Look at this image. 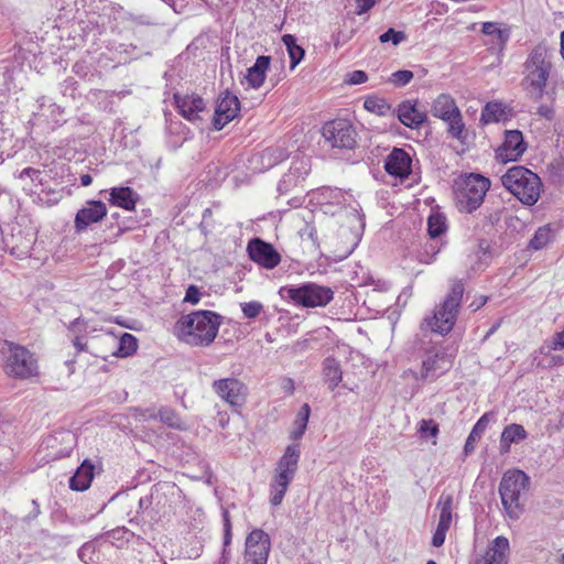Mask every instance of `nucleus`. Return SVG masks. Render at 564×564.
I'll return each mask as SVG.
<instances>
[{"label": "nucleus", "mask_w": 564, "mask_h": 564, "mask_svg": "<svg viewBox=\"0 0 564 564\" xmlns=\"http://www.w3.org/2000/svg\"><path fill=\"white\" fill-rule=\"evenodd\" d=\"M552 50L543 42L534 45L522 64L521 87L527 97L535 102L543 99L553 70ZM555 93L549 94L554 100Z\"/></svg>", "instance_id": "1"}, {"label": "nucleus", "mask_w": 564, "mask_h": 564, "mask_svg": "<svg viewBox=\"0 0 564 564\" xmlns=\"http://www.w3.org/2000/svg\"><path fill=\"white\" fill-rule=\"evenodd\" d=\"M220 316L212 311H197L176 323L180 338L192 346H209L218 334Z\"/></svg>", "instance_id": "2"}, {"label": "nucleus", "mask_w": 564, "mask_h": 564, "mask_svg": "<svg viewBox=\"0 0 564 564\" xmlns=\"http://www.w3.org/2000/svg\"><path fill=\"white\" fill-rule=\"evenodd\" d=\"M503 187L525 206H533L540 198L543 184L531 170L516 165L500 178Z\"/></svg>", "instance_id": "3"}, {"label": "nucleus", "mask_w": 564, "mask_h": 564, "mask_svg": "<svg viewBox=\"0 0 564 564\" xmlns=\"http://www.w3.org/2000/svg\"><path fill=\"white\" fill-rule=\"evenodd\" d=\"M464 290L460 280L454 281L443 303L435 308L432 316L423 319L421 329L442 336L448 334L455 325Z\"/></svg>", "instance_id": "4"}, {"label": "nucleus", "mask_w": 564, "mask_h": 564, "mask_svg": "<svg viewBox=\"0 0 564 564\" xmlns=\"http://www.w3.org/2000/svg\"><path fill=\"white\" fill-rule=\"evenodd\" d=\"M529 476L519 469L507 470L499 484V494L506 514L511 520H518L524 510L522 496L528 490Z\"/></svg>", "instance_id": "5"}, {"label": "nucleus", "mask_w": 564, "mask_h": 564, "mask_svg": "<svg viewBox=\"0 0 564 564\" xmlns=\"http://www.w3.org/2000/svg\"><path fill=\"white\" fill-rule=\"evenodd\" d=\"M490 188L489 178L470 173L457 183L456 204L460 212L473 213L480 207Z\"/></svg>", "instance_id": "6"}, {"label": "nucleus", "mask_w": 564, "mask_h": 564, "mask_svg": "<svg viewBox=\"0 0 564 564\" xmlns=\"http://www.w3.org/2000/svg\"><path fill=\"white\" fill-rule=\"evenodd\" d=\"M1 352L6 358V372L15 378L26 379L37 373L33 355L23 346L6 340Z\"/></svg>", "instance_id": "7"}, {"label": "nucleus", "mask_w": 564, "mask_h": 564, "mask_svg": "<svg viewBox=\"0 0 564 564\" xmlns=\"http://www.w3.org/2000/svg\"><path fill=\"white\" fill-rule=\"evenodd\" d=\"M281 292L295 304L303 307H323L334 299V291L330 288L313 282L299 286H284L281 289Z\"/></svg>", "instance_id": "8"}, {"label": "nucleus", "mask_w": 564, "mask_h": 564, "mask_svg": "<svg viewBox=\"0 0 564 564\" xmlns=\"http://www.w3.org/2000/svg\"><path fill=\"white\" fill-rule=\"evenodd\" d=\"M431 113L448 123V133L453 138L463 139L465 124L454 98L446 94L440 95L432 104Z\"/></svg>", "instance_id": "9"}, {"label": "nucleus", "mask_w": 564, "mask_h": 564, "mask_svg": "<svg viewBox=\"0 0 564 564\" xmlns=\"http://www.w3.org/2000/svg\"><path fill=\"white\" fill-rule=\"evenodd\" d=\"M322 134L325 142L334 149L351 150L357 144V132L345 119H336L323 126Z\"/></svg>", "instance_id": "10"}, {"label": "nucleus", "mask_w": 564, "mask_h": 564, "mask_svg": "<svg viewBox=\"0 0 564 564\" xmlns=\"http://www.w3.org/2000/svg\"><path fill=\"white\" fill-rule=\"evenodd\" d=\"M453 366V356L442 346L429 348L422 360L420 379L423 381H435L446 373Z\"/></svg>", "instance_id": "11"}, {"label": "nucleus", "mask_w": 564, "mask_h": 564, "mask_svg": "<svg viewBox=\"0 0 564 564\" xmlns=\"http://www.w3.org/2000/svg\"><path fill=\"white\" fill-rule=\"evenodd\" d=\"M213 391L231 408H241L248 395L247 386L236 377L217 379L212 383Z\"/></svg>", "instance_id": "12"}, {"label": "nucleus", "mask_w": 564, "mask_h": 564, "mask_svg": "<svg viewBox=\"0 0 564 564\" xmlns=\"http://www.w3.org/2000/svg\"><path fill=\"white\" fill-rule=\"evenodd\" d=\"M271 541L263 530L254 529L246 538L243 564H267Z\"/></svg>", "instance_id": "13"}, {"label": "nucleus", "mask_w": 564, "mask_h": 564, "mask_svg": "<svg viewBox=\"0 0 564 564\" xmlns=\"http://www.w3.org/2000/svg\"><path fill=\"white\" fill-rule=\"evenodd\" d=\"M350 216L352 217L355 225L352 227L341 226L338 230V237L341 238L343 241L334 246V253L339 258H346L355 250L360 240L361 230L364 228L361 216L356 209L350 212Z\"/></svg>", "instance_id": "14"}, {"label": "nucleus", "mask_w": 564, "mask_h": 564, "mask_svg": "<svg viewBox=\"0 0 564 564\" xmlns=\"http://www.w3.org/2000/svg\"><path fill=\"white\" fill-rule=\"evenodd\" d=\"M249 258L260 267L271 270L281 262V256L278 250L269 242L253 238L247 245Z\"/></svg>", "instance_id": "15"}, {"label": "nucleus", "mask_w": 564, "mask_h": 564, "mask_svg": "<svg viewBox=\"0 0 564 564\" xmlns=\"http://www.w3.org/2000/svg\"><path fill=\"white\" fill-rule=\"evenodd\" d=\"M527 150V143L519 130H507L503 143L496 150V158L500 162L518 161Z\"/></svg>", "instance_id": "16"}, {"label": "nucleus", "mask_w": 564, "mask_h": 564, "mask_svg": "<svg viewBox=\"0 0 564 564\" xmlns=\"http://www.w3.org/2000/svg\"><path fill=\"white\" fill-rule=\"evenodd\" d=\"M240 110V102L237 96L225 91L217 101L213 126L215 130H221L228 122L234 120Z\"/></svg>", "instance_id": "17"}, {"label": "nucleus", "mask_w": 564, "mask_h": 564, "mask_svg": "<svg viewBox=\"0 0 564 564\" xmlns=\"http://www.w3.org/2000/svg\"><path fill=\"white\" fill-rule=\"evenodd\" d=\"M384 170L389 175L404 180L412 171V158L405 150L394 148L386 158Z\"/></svg>", "instance_id": "18"}, {"label": "nucleus", "mask_w": 564, "mask_h": 564, "mask_svg": "<svg viewBox=\"0 0 564 564\" xmlns=\"http://www.w3.org/2000/svg\"><path fill=\"white\" fill-rule=\"evenodd\" d=\"M107 215V207L100 200H89L79 209L75 217V228L83 231L91 224L100 221Z\"/></svg>", "instance_id": "19"}, {"label": "nucleus", "mask_w": 564, "mask_h": 564, "mask_svg": "<svg viewBox=\"0 0 564 564\" xmlns=\"http://www.w3.org/2000/svg\"><path fill=\"white\" fill-rule=\"evenodd\" d=\"M174 101L178 112L189 121L200 119V112L206 108L205 101L197 95L174 94Z\"/></svg>", "instance_id": "20"}, {"label": "nucleus", "mask_w": 564, "mask_h": 564, "mask_svg": "<svg viewBox=\"0 0 564 564\" xmlns=\"http://www.w3.org/2000/svg\"><path fill=\"white\" fill-rule=\"evenodd\" d=\"M509 541L505 536H497L488 546L485 555L476 560L475 564H507Z\"/></svg>", "instance_id": "21"}, {"label": "nucleus", "mask_w": 564, "mask_h": 564, "mask_svg": "<svg viewBox=\"0 0 564 564\" xmlns=\"http://www.w3.org/2000/svg\"><path fill=\"white\" fill-rule=\"evenodd\" d=\"M398 119L405 127L416 129L426 121L427 117L424 111L416 108L415 104L410 100H405L398 107Z\"/></svg>", "instance_id": "22"}, {"label": "nucleus", "mask_w": 564, "mask_h": 564, "mask_svg": "<svg viewBox=\"0 0 564 564\" xmlns=\"http://www.w3.org/2000/svg\"><path fill=\"white\" fill-rule=\"evenodd\" d=\"M300 445L291 444L278 462L276 473L294 478L300 460Z\"/></svg>", "instance_id": "23"}, {"label": "nucleus", "mask_w": 564, "mask_h": 564, "mask_svg": "<svg viewBox=\"0 0 564 564\" xmlns=\"http://www.w3.org/2000/svg\"><path fill=\"white\" fill-rule=\"evenodd\" d=\"M270 62V56L261 55L258 56L256 63L247 69L245 78L251 88L258 89L263 85Z\"/></svg>", "instance_id": "24"}, {"label": "nucleus", "mask_w": 564, "mask_h": 564, "mask_svg": "<svg viewBox=\"0 0 564 564\" xmlns=\"http://www.w3.org/2000/svg\"><path fill=\"white\" fill-rule=\"evenodd\" d=\"M138 199L139 195L134 193L130 187L121 186L112 187L110 189L109 202L112 205L121 207L126 210H133L135 208Z\"/></svg>", "instance_id": "25"}, {"label": "nucleus", "mask_w": 564, "mask_h": 564, "mask_svg": "<svg viewBox=\"0 0 564 564\" xmlns=\"http://www.w3.org/2000/svg\"><path fill=\"white\" fill-rule=\"evenodd\" d=\"M93 478L94 466L88 460H84L76 473L70 477L69 487L76 491H84L89 488Z\"/></svg>", "instance_id": "26"}, {"label": "nucleus", "mask_w": 564, "mask_h": 564, "mask_svg": "<svg viewBox=\"0 0 564 564\" xmlns=\"http://www.w3.org/2000/svg\"><path fill=\"white\" fill-rule=\"evenodd\" d=\"M323 378L330 391H334L343 379L340 364L333 357H327L323 361Z\"/></svg>", "instance_id": "27"}, {"label": "nucleus", "mask_w": 564, "mask_h": 564, "mask_svg": "<svg viewBox=\"0 0 564 564\" xmlns=\"http://www.w3.org/2000/svg\"><path fill=\"white\" fill-rule=\"evenodd\" d=\"M528 436L527 431L520 424L507 425L500 436V451L508 453L512 443H519Z\"/></svg>", "instance_id": "28"}, {"label": "nucleus", "mask_w": 564, "mask_h": 564, "mask_svg": "<svg viewBox=\"0 0 564 564\" xmlns=\"http://www.w3.org/2000/svg\"><path fill=\"white\" fill-rule=\"evenodd\" d=\"M494 420L492 413H485L474 425L473 430L470 431L465 446L464 451L465 454L468 455L474 452L476 443L481 438L484 432L486 431L488 424Z\"/></svg>", "instance_id": "29"}, {"label": "nucleus", "mask_w": 564, "mask_h": 564, "mask_svg": "<svg viewBox=\"0 0 564 564\" xmlns=\"http://www.w3.org/2000/svg\"><path fill=\"white\" fill-rule=\"evenodd\" d=\"M106 339L111 344L117 345L116 350L112 352V355L117 357L131 356L138 348L137 338L129 333H124L118 341H116V339L110 336H107Z\"/></svg>", "instance_id": "30"}, {"label": "nucleus", "mask_w": 564, "mask_h": 564, "mask_svg": "<svg viewBox=\"0 0 564 564\" xmlns=\"http://www.w3.org/2000/svg\"><path fill=\"white\" fill-rule=\"evenodd\" d=\"M293 480V478L283 475V474H275L272 484H271V498L270 502L272 506L276 507L280 506L285 492L289 488L290 482Z\"/></svg>", "instance_id": "31"}, {"label": "nucleus", "mask_w": 564, "mask_h": 564, "mask_svg": "<svg viewBox=\"0 0 564 564\" xmlns=\"http://www.w3.org/2000/svg\"><path fill=\"white\" fill-rule=\"evenodd\" d=\"M10 246L11 253L18 258H24L29 254L33 239L30 235H23L21 230L17 235H12L11 241L7 242Z\"/></svg>", "instance_id": "32"}, {"label": "nucleus", "mask_w": 564, "mask_h": 564, "mask_svg": "<svg viewBox=\"0 0 564 564\" xmlns=\"http://www.w3.org/2000/svg\"><path fill=\"white\" fill-rule=\"evenodd\" d=\"M508 118L507 107L502 102L490 101L481 111V121L485 123L499 122Z\"/></svg>", "instance_id": "33"}, {"label": "nucleus", "mask_w": 564, "mask_h": 564, "mask_svg": "<svg viewBox=\"0 0 564 564\" xmlns=\"http://www.w3.org/2000/svg\"><path fill=\"white\" fill-rule=\"evenodd\" d=\"M437 508H440L438 523L451 527L453 520L454 496L452 492H442Z\"/></svg>", "instance_id": "34"}, {"label": "nucleus", "mask_w": 564, "mask_h": 564, "mask_svg": "<svg viewBox=\"0 0 564 564\" xmlns=\"http://www.w3.org/2000/svg\"><path fill=\"white\" fill-rule=\"evenodd\" d=\"M310 414H311V408L307 403H304L296 414V417L294 421V427L290 433L291 440L296 441V440H300L304 435L305 430L307 427Z\"/></svg>", "instance_id": "35"}, {"label": "nucleus", "mask_w": 564, "mask_h": 564, "mask_svg": "<svg viewBox=\"0 0 564 564\" xmlns=\"http://www.w3.org/2000/svg\"><path fill=\"white\" fill-rule=\"evenodd\" d=\"M554 238V232L551 225L539 227L534 232V236L529 242V248L533 250H541L547 246Z\"/></svg>", "instance_id": "36"}, {"label": "nucleus", "mask_w": 564, "mask_h": 564, "mask_svg": "<svg viewBox=\"0 0 564 564\" xmlns=\"http://www.w3.org/2000/svg\"><path fill=\"white\" fill-rule=\"evenodd\" d=\"M283 44L286 46L290 59H291V68H295L296 65L304 57V48L296 43V37L292 34H285L282 37Z\"/></svg>", "instance_id": "37"}, {"label": "nucleus", "mask_w": 564, "mask_h": 564, "mask_svg": "<svg viewBox=\"0 0 564 564\" xmlns=\"http://www.w3.org/2000/svg\"><path fill=\"white\" fill-rule=\"evenodd\" d=\"M101 549L95 542L85 543L78 551L79 558L86 564H101Z\"/></svg>", "instance_id": "38"}, {"label": "nucleus", "mask_w": 564, "mask_h": 564, "mask_svg": "<svg viewBox=\"0 0 564 564\" xmlns=\"http://www.w3.org/2000/svg\"><path fill=\"white\" fill-rule=\"evenodd\" d=\"M481 32L485 35H495L499 41L500 50H503L510 37V30L508 28L500 29L496 22L482 23Z\"/></svg>", "instance_id": "39"}, {"label": "nucleus", "mask_w": 564, "mask_h": 564, "mask_svg": "<svg viewBox=\"0 0 564 564\" xmlns=\"http://www.w3.org/2000/svg\"><path fill=\"white\" fill-rule=\"evenodd\" d=\"M446 231V218L440 213L432 214L427 219V232L431 238H438Z\"/></svg>", "instance_id": "40"}, {"label": "nucleus", "mask_w": 564, "mask_h": 564, "mask_svg": "<svg viewBox=\"0 0 564 564\" xmlns=\"http://www.w3.org/2000/svg\"><path fill=\"white\" fill-rule=\"evenodd\" d=\"M364 107L369 112L378 116H387L391 110L390 105L383 98L377 96L366 98Z\"/></svg>", "instance_id": "41"}, {"label": "nucleus", "mask_w": 564, "mask_h": 564, "mask_svg": "<svg viewBox=\"0 0 564 564\" xmlns=\"http://www.w3.org/2000/svg\"><path fill=\"white\" fill-rule=\"evenodd\" d=\"M158 416L160 421L171 427L178 429L181 426V419L174 412V410L170 408H162L159 410Z\"/></svg>", "instance_id": "42"}, {"label": "nucleus", "mask_w": 564, "mask_h": 564, "mask_svg": "<svg viewBox=\"0 0 564 564\" xmlns=\"http://www.w3.org/2000/svg\"><path fill=\"white\" fill-rule=\"evenodd\" d=\"M438 431V425L433 420H422L419 423L417 432L422 438L436 437Z\"/></svg>", "instance_id": "43"}, {"label": "nucleus", "mask_w": 564, "mask_h": 564, "mask_svg": "<svg viewBox=\"0 0 564 564\" xmlns=\"http://www.w3.org/2000/svg\"><path fill=\"white\" fill-rule=\"evenodd\" d=\"M413 73L408 69L397 70L389 77V83L397 87H403L413 79Z\"/></svg>", "instance_id": "44"}, {"label": "nucleus", "mask_w": 564, "mask_h": 564, "mask_svg": "<svg viewBox=\"0 0 564 564\" xmlns=\"http://www.w3.org/2000/svg\"><path fill=\"white\" fill-rule=\"evenodd\" d=\"M405 39V34L402 31H395L390 28L379 36L381 43L392 42L393 45L400 44Z\"/></svg>", "instance_id": "45"}, {"label": "nucleus", "mask_w": 564, "mask_h": 564, "mask_svg": "<svg viewBox=\"0 0 564 564\" xmlns=\"http://www.w3.org/2000/svg\"><path fill=\"white\" fill-rule=\"evenodd\" d=\"M241 310L247 318H256L261 311L263 310V305L260 302L252 301L241 304Z\"/></svg>", "instance_id": "46"}, {"label": "nucleus", "mask_w": 564, "mask_h": 564, "mask_svg": "<svg viewBox=\"0 0 564 564\" xmlns=\"http://www.w3.org/2000/svg\"><path fill=\"white\" fill-rule=\"evenodd\" d=\"M502 213L503 208H495L491 210L487 209L486 213L484 214L485 226L488 225L490 227H494L495 225H497L501 220Z\"/></svg>", "instance_id": "47"}, {"label": "nucleus", "mask_w": 564, "mask_h": 564, "mask_svg": "<svg viewBox=\"0 0 564 564\" xmlns=\"http://www.w3.org/2000/svg\"><path fill=\"white\" fill-rule=\"evenodd\" d=\"M223 522H224V546L225 549L231 543V521L227 509H223Z\"/></svg>", "instance_id": "48"}, {"label": "nucleus", "mask_w": 564, "mask_h": 564, "mask_svg": "<svg viewBox=\"0 0 564 564\" xmlns=\"http://www.w3.org/2000/svg\"><path fill=\"white\" fill-rule=\"evenodd\" d=\"M368 80V75L364 70H354L346 75L345 83L349 85H359Z\"/></svg>", "instance_id": "49"}, {"label": "nucleus", "mask_w": 564, "mask_h": 564, "mask_svg": "<svg viewBox=\"0 0 564 564\" xmlns=\"http://www.w3.org/2000/svg\"><path fill=\"white\" fill-rule=\"evenodd\" d=\"M449 527L438 523L436 531L433 534L432 538V544L435 547H440L444 544L446 532L448 531Z\"/></svg>", "instance_id": "50"}, {"label": "nucleus", "mask_w": 564, "mask_h": 564, "mask_svg": "<svg viewBox=\"0 0 564 564\" xmlns=\"http://www.w3.org/2000/svg\"><path fill=\"white\" fill-rule=\"evenodd\" d=\"M200 299V292L196 285H189L186 290V294L184 297L185 302L197 304Z\"/></svg>", "instance_id": "51"}, {"label": "nucleus", "mask_w": 564, "mask_h": 564, "mask_svg": "<svg viewBox=\"0 0 564 564\" xmlns=\"http://www.w3.org/2000/svg\"><path fill=\"white\" fill-rule=\"evenodd\" d=\"M552 350H562L564 349V329L562 332H557L552 337V340L549 345Z\"/></svg>", "instance_id": "52"}, {"label": "nucleus", "mask_w": 564, "mask_h": 564, "mask_svg": "<svg viewBox=\"0 0 564 564\" xmlns=\"http://www.w3.org/2000/svg\"><path fill=\"white\" fill-rule=\"evenodd\" d=\"M41 171L33 169V167H26L22 170L19 174V178L23 180L25 177H30L32 181H39V183H42L40 180Z\"/></svg>", "instance_id": "53"}, {"label": "nucleus", "mask_w": 564, "mask_h": 564, "mask_svg": "<svg viewBox=\"0 0 564 564\" xmlns=\"http://www.w3.org/2000/svg\"><path fill=\"white\" fill-rule=\"evenodd\" d=\"M378 0H355L357 4L356 13L358 15L369 11Z\"/></svg>", "instance_id": "54"}, {"label": "nucleus", "mask_w": 564, "mask_h": 564, "mask_svg": "<svg viewBox=\"0 0 564 564\" xmlns=\"http://www.w3.org/2000/svg\"><path fill=\"white\" fill-rule=\"evenodd\" d=\"M536 112L539 116H541L547 120H552L555 115L554 108L550 105H540L538 107Z\"/></svg>", "instance_id": "55"}, {"label": "nucleus", "mask_w": 564, "mask_h": 564, "mask_svg": "<svg viewBox=\"0 0 564 564\" xmlns=\"http://www.w3.org/2000/svg\"><path fill=\"white\" fill-rule=\"evenodd\" d=\"M311 341H312V339H310V338L297 340L293 345V350L295 352H303L311 347Z\"/></svg>", "instance_id": "56"}, {"label": "nucleus", "mask_w": 564, "mask_h": 564, "mask_svg": "<svg viewBox=\"0 0 564 564\" xmlns=\"http://www.w3.org/2000/svg\"><path fill=\"white\" fill-rule=\"evenodd\" d=\"M281 388L289 394L294 392V381L291 378H283L281 381Z\"/></svg>", "instance_id": "57"}, {"label": "nucleus", "mask_w": 564, "mask_h": 564, "mask_svg": "<svg viewBox=\"0 0 564 564\" xmlns=\"http://www.w3.org/2000/svg\"><path fill=\"white\" fill-rule=\"evenodd\" d=\"M486 303H487V296L480 295L471 302L470 307H473L474 311H477L480 307H482Z\"/></svg>", "instance_id": "58"}, {"label": "nucleus", "mask_w": 564, "mask_h": 564, "mask_svg": "<svg viewBox=\"0 0 564 564\" xmlns=\"http://www.w3.org/2000/svg\"><path fill=\"white\" fill-rule=\"evenodd\" d=\"M32 505H33V510L28 516L29 520L35 519L40 514V506H39V503L35 500H33Z\"/></svg>", "instance_id": "59"}, {"label": "nucleus", "mask_w": 564, "mask_h": 564, "mask_svg": "<svg viewBox=\"0 0 564 564\" xmlns=\"http://www.w3.org/2000/svg\"><path fill=\"white\" fill-rule=\"evenodd\" d=\"M74 346L77 349V351H83L85 350L86 344L82 341L80 337H76L74 339Z\"/></svg>", "instance_id": "60"}, {"label": "nucleus", "mask_w": 564, "mask_h": 564, "mask_svg": "<svg viewBox=\"0 0 564 564\" xmlns=\"http://www.w3.org/2000/svg\"><path fill=\"white\" fill-rule=\"evenodd\" d=\"M91 182H93V177L89 174H83L80 176V184L83 186H88L91 184Z\"/></svg>", "instance_id": "61"}, {"label": "nucleus", "mask_w": 564, "mask_h": 564, "mask_svg": "<svg viewBox=\"0 0 564 564\" xmlns=\"http://www.w3.org/2000/svg\"><path fill=\"white\" fill-rule=\"evenodd\" d=\"M560 39H561L560 53H561L562 58L564 59V30L561 32Z\"/></svg>", "instance_id": "62"}, {"label": "nucleus", "mask_w": 564, "mask_h": 564, "mask_svg": "<svg viewBox=\"0 0 564 564\" xmlns=\"http://www.w3.org/2000/svg\"><path fill=\"white\" fill-rule=\"evenodd\" d=\"M213 212L210 208H206L203 213V220L205 221L207 218L212 217Z\"/></svg>", "instance_id": "63"}, {"label": "nucleus", "mask_w": 564, "mask_h": 564, "mask_svg": "<svg viewBox=\"0 0 564 564\" xmlns=\"http://www.w3.org/2000/svg\"><path fill=\"white\" fill-rule=\"evenodd\" d=\"M149 505V498L145 497V498H141L140 501H139V507L142 509L144 507H148Z\"/></svg>", "instance_id": "64"}]
</instances>
